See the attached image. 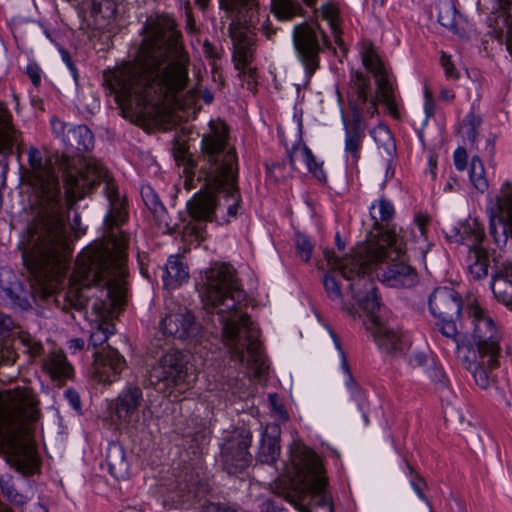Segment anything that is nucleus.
<instances>
[{
	"label": "nucleus",
	"instance_id": "obj_17",
	"mask_svg": "<svg viewBox=\"0 0 512 512\" xmlns=\"http://www.w3.org/2000/svg\"><path fill=\"white\" fill-rule=\"evenodd\" d=\"M406 373L410 378L436 389L447 388L450 383L444 367L434 358L429 348L412 352Z\"/></svg>",
	"mask_w": 512,
	"mask_h": 512
},
{
	"label": "nucleus",
	"instance_id": "obj_27",
	"mask_svg": "<svg viewBox=\"0 0 512 512\" xmlns=\"http://www.w3.org/2000/svg\"><path fill=\"white\" fill-rule=\"evenodd\" d=\"M142 401V392L138 387H130L119 395L115 404V413L117 417L124 421H129L131 416L137 411Z\"/></svg>",
	"mask_w": 512,
	"mask_h": 512
},
{
	"label": "nucleus",
	"instance_id": "obj_11",
	"mask_svg": "<svg viewBox=\"0 0 512 512\" xmlns=\"http://www.w3.org/2000/svg\"><path fill=\"white\" fill-rule=\"evenodd\" d=\"M501 334L496 324L488 322L476 326L473 336L456 344L457 354L464 368L469 371L475 384L486 390L492 381L491 371L499 366Z\"/></svg>",
	"mask_w": 512,
	"mask_h": 512
},
{
	"label": "nucleus",
	"instance_id": "obj_23",
	"mask_svg": "<svg viewBox=\"0 0 512 512\" xmlns=\"http://www.w3.org/2000/svg\"><path fill=\"white\" fill-rule=\"evenodd\" d=\"M495 298L512 309V262L505 261L497 266L492 280Z\"/></svg>",
	"mask_w": 512,
	"mask_h": 512
},
{
	"label": "nucleus",
	"instance_id": "obj_2",
	"mask_svg": "<svg viewBox=\"0 0 512 512\" xmlns=\"http://www.w3.org/2000/svg\"><path fill=\"white\" fill-rule=\"evenodd\" d=\"M70 257V249L68 248L67 258L61 265L49 267H33L32 265L25 264L27 268L34 275L35 280L31 285L32 296L35 301H53L57 306H60L59 297L61 294H55L56 280L59 275L65 270ZM99 267H97V274L95 277L92 275L94 269L87 271H80L81 263L80 257L77 258L76 270L70 278V286L66 292L62 294L63 303L62 309L68 310L73 308L77 311L83 310L88 302L89 295L86 292L92 285L101 286V293L105 298H100L95 302L93 310L97 315L96 321L98 322L95 330L90 335V345L96 350L104 348L110 335L114 334L115 326L112 320L118 316L121 306L125 301V263L126 255L115 254L109 257H103Z\"/></svg>",
	"mask_w": 512,
	"mask_h": 512
},
{
	"label": "nucleus",
	"instance_id": "obj_33",
	"mask_svg": "<svg viewBox=\"0 0 512 512\" xmlns=\"http://www.w3.org/2000/svg\"><path fill=\"white\" fill-rule=\"evenodd\" d=\"M272 11L278 19L290 20L302 14V7L297 0H272Z\"/></svg>",
	"mask_w": 512,
	"mask_h": 512
},
{
	"label": "nucleus",
	"instance_id": "obj_59",
	"mask_svg": "<svg viewBox=\"0 0 512 512\" xmlns=\"http://www.w3.org/2000/svg\"><path fill=\"white\" fill-rule=\"evenodd\" d=\"M85 342L81 338L72 339L70 341V347L74 348L75 350H81L84 348Z\"/></svg>",
	"mask_w": 512,
	"mask_h": 512
},
{
	"label": "nucleus",
	"instance_id": "obj_3",
	"mask_svg": "<svg viewBox=\"0 0 512 512\" xmlns=\"http://www.w3.org/2000/svg\"><path fill=\"white\" fill-rule=\"evenodd\" d=\"M201 297L204 309L217 315L223 342L232 357L241 363L249 377L261 381L268 367L258 340L259 331L243 310L244 293L233 267L214 264L208 269Z\"/></svg>",
	"mask_w": 512,
	"mask_h": 512
},
{
	"label": "nucleus",
	"instance_id": "obj_16",
	"mask_svg": "<svg viewBox=\"0 0 512 512\" xmlns=\"http://www.w3.org/2000/svg\"><path fill=\"white\" fill-rule=\"evenodd\" d=\"M369 87V79L362 73L356 72L351 79V89L353 96L350 99V107L353 110V121L344 120L346 129L345 150L351 155L354 162L359 159V149L363 138V129L361 127L362 105L368 104L367 89Z\"/></svg>",
	"mask_w": 512,
	"mask_h": 512
},
{
	"label": "nucleus",
	"instance_id": "obj_5",
	"mask_svg": "<svg viewBox=\"0 0 512 512\" xmlns=\"http://www.w3.org/2000/svg\"><path fill=\"white\" fill-rule=\"evenodd\" d=\"M54 164L62 172L67 200L73 205L83 198L97 184H105V194L110 202V211L105 218L103 238L87 247L80 257L81 271H92L93 277L97 274L103 257L115 254L126 255L128 245L127 237L120 230V225L126 221V212L119 199L118 188L108 171L96 159H81L70 157L65 153L56 152L53 155Z\"/></svg>",
	"mask_w": 512,
	"mask_h": 512
},
{
	"label": "nucleus",
	"instance_id": "obj_9",
	"mask_svg": "<svg viewBox=\"0 0 512 512\" xmlns=\"http://www.w3.org/2000/svg\"><path fill=\"white\" fill-rule=\"evenodd\" d=\"M284 484L279 492L299 512H333L325 491L326 478L319 457L300 442L290 447L284 463Z\"/></svg>",
	"mask_w": 512,
	"mask_h": 512
},
{
	"label": "nucleus",
	"instance_id": "obj_1",
	"mask_svg": "<svg viewBox=\"0 0 512 512\" xmlns=\"http://www.w3.org/2000/svg\"><path fill=\"white\" fill-rule=\"evenodd\" d=\"M138 62L125 64L105 76L124 117L159 122L173 107L194 106L196 88L183 92L188 83V58L179 42L175 22L160 17L145 27Z\"/></svg>",
	"mask_w": 512,
	"mask_h": 512
},
{
	"label": "nucleus",
	"instance_id": "obj_41",
	"mask_svg": "<svg viewBox=\"0 0 512 512\" xmlns=\"http://www.w3.org/2000/svg\"><path fill=\"white\" fill-rule=\"evenodd\" d=\"M4 293L16 308L25 311L31 307V304L23 291L20 290L17 292L12 288H5Z\"/></svg>",
	"mask_w": 512,
	"mask_h": 512
},
{
	"label": "nucleus",
	"instance_id": "obj_45",
	"mask_svg": "<svg viewBox=\"0 0 512 512\" xmlns=\"http://www.w3.org/2000/svg\"><path fill=\"white\" fill-rule=\"evenodd\" d=\"M461 229V225L459 227L455 225H447L445 228L446 238L450 242L464 243L465 238L462 235Z\"/></svg>",
	"mask_w": 512,
	"mask_h": 512
},
{
	"label": "nucleus",
	"instance_id": "obj_10",
	"mask_svg": "<svg viewBox=\"0 0 512 512\" xmlns=\"http://www.w3.org/2000/svg\"><path fill=\"white\" fill-rule=\"evenodd\" d=\"M429 306L432 314L438 318L437 326L443 336L450 338L455 344L470 339L476 326L494 320L478 305L472 304L467 308L465 323L459 321L462 308L461 296L452 288H436L430 296Z\"/></svg>",
	"mask_w": 512,
	"mask_h": 512
},
{
	"label": "nucleus",
	"instance_id": "obj_63",
	"mask_svg": "<svg viewBox=\"0 0 512 512\" xmlns=\"http://www.w3.org/2000/svg\"><path fill=\"white\" fill-rule=\"evenodd\" d=\"M335 240H336V245H337L338 249H339V250H343V249H344V247H345V244H344V242L342 241V239L340 238V235H339V234H337V235H336Z\"/></svg>",
	"mask_w": 512,
	"mask_h": 512
},
{
	"label": "nucleus",
	"instance_id": "obj_39",
	"mask_svg": "<svg viewBox=\"0 0 512 512\" xmlns=\"http://www.w3.org/2000/svg\"><path fill=\"white\" fill-rule=\"evenodd\" d=\"M363 64L375 77L380 76L384 73L383 65L376 54V52L370 48L363 55Z\"/></svg>",
	"mask_w": 512,
	"mask_h": 512
},
{
	"label": "nucleus",
	"instance_id": "obj_64",
	"mask_svg": "<svg viewBox=\"0 0 512 512\" xmlns=\"http://www.w3.org/2000/svg\"><path fill=\"white\" fill-rule=\"evenodd\" d=\"M40 348H41V346H40L39 344L34 345V346L32 347V353H33L34 355L38 354V353H39V351H40Z\"/></svg>",
	"mask_w": 512,
	"mask_h": 512
},
{
	"label": "nucleus",
	"instance_id": "obj_42",
	"mask_svg": "<svg viewBox=\"0 0 512 512\" xmlns=\"http://www.w3.org/2000/svg\"><path fill=\"white\" fill-rule=\"evenodd\" d=\"M296 249L298 255L305 261H309L312 255L313 245L309 239L302 235L297 234L296 236Z\"/></svg>",
	"mask_w": 512,
	"mask_h": 512
},
{
	"label": "nucleus",
	"instance_id": "obj_22",
	"mask_svg": "<svg viewBox=\"0 0 512 512\" xmlns=\"http://www.w3.org/2000/svg\"><path fill=\"white\" fill-rule=\"evenodd\" d=\"M369 320L367 330L373 335L378 345L392 356L403 352V342L398 333L381 323L375 313H367Z\"/></svg>",
	"mask_w": 512,
	"mask_h": 512
},
{
	"label": "nucleus",
	"instance_id": "obj_34",
	"mask_svg": "<svg viewBox=\"0 0 512 512\" xmlns=\"http://www.w3.org/2000/svg\"><path fill=\"white\" fill-rule=\"evenodd\" d=\"M470 259L472 263L469 265V271L476 279H480L488 273V255L482 248L470 250Z\"/></svg>",
	"mask_w": 512,
	"mask_h": 512
},
{
	"label": "nucleus",
	"instance_id": "obj_60",
	"mask_svg": "<svg viewBox=\"0 0 512 512\" xmlns=\"http://www.w3.org/2000/svg\"><path fill=\"white\" fill-rule=\"evenodd\" d=\"M184 172L186 173V178L184 180V187L186 190H190L194 187L193 177L188 174V171L186 168H185Z\"/></svg>",
	"mask_w": 512,
	"mask_h": 512
},
{
	"label": "nucleus",
	"instance_id": "obj_14",
	"mask_svg": "<svg viewBox=\"0 0 512 512\" xmlns=\"http://www.w3.org/2000/svg\"><path fill=\"white\" fill-rule=\"evenodd\" d=\"M293 44L297 58L304 67L305 80L296 84L299 95L301 88H306L311 77L320 67V53L330 48L331 42L317 22H304L296 25L293 30Z\"/></svg>",
	"mask_w": 512,
	"mask_h": 512
},
{
	"label": "nucleus",
	"instance_id": "obj_40",
	"mask_svg": "<svg viewBox=\"0 0 512 512\" xmlns=\"http://www.w3.org/2000/svg\"><path fill=\"white\" fill-rule=\"evenodd\" d=\"M92 11L110 19L117 12V4L114 0H92Z\"/></svg>",
	"mask_w": 512,
	"mask_h": 512
},
{
	"label": "nucleus",
	"instance_id": "obj_30",
	"mask_svg": "<svg viewBox=\"0 0 512 512\" xmlns=\"http://www.w3.org/2000/svg\"><path fill=\"white\" fill-rule=\"evenodd\" d=\"M44 368L53 379H66L72 374V367L65 355L52 352L44 362Z\"/></svg>",
	"mask_w": 512,
	"mask_h": 512
},
{
	"label": "nucleus",
	"instance_id": "obj_51",
	"mask_svg": "<svg viewBox=\"0 0 512 512\" xmlns=\"http://www.w3.org/2000/svg\"><path fill=\"white\" fill-rule=\"evenodd\" d=\"M416 478H417V481H412V483H411L412 487L421 499L428 502V500L423 492V488H422V486H426V483L419 475H416ZM427 504L429 505V503H427Z\"/></svg>",
	"mask_w": 512,
	"mask_h": 512
},
{
	"label": "nucleus",
	"instance_id": "obj_50",
	"mask_svg": "<svg viewBox=\"0 0 512 512\" xmlns=\"http://www.w3.org/2000/svg\"><path fill=\"white\" fill-rule=\"evenodd\" d=\"M425 113L427 118L431 117L434 113V101L432 98V92L428 89L425 90Z\"/></svg>",
	"mask_w": 512,
	"mask_h": 512
},
{
	"label": "nucleus",
	"instance_id": "obj_29",
	"mask_svg": "<svg viewBox=\"0 0 512 512\" xmlns=\"http://www.w3.org/2000/svg\"><path fill=\"white\" fill-rule=\"evenodd\" d=\"M290 163L297 169L303 162L319 181H326V176L322 168L314 160L311 151L306 147H294L289 153Z\"/></svg>",
	"mask_w": 512,
	"mask_h": 512
},
{
	"label": "nucleus",
	"instance_id": "obj_49",
	"mask_svg": "<svg viewBox=\"0 0 512 512\" xmlns=\"http://www.w3.org/2000/svg\"><path fill=\"white\" fill-rule=\"evenodd\" d=\"M202 512H236L234 509L225 505L209 503L203 507Z\"/></svg>",
	"mask_w": 512,
	"mask_h": 512
},
{
	"label": "nucleus",
	"instance_id": "obj_38",
	"mask_svg": "<svg viewBox=\"0 0 512 512\" xmlns=\"http://www.w3.org/2000/svg\"><path fill=\"white\" fill-rule=\"evenodd\" d=\"M321 15L322 18L329 23L335 37L336 44L342 47L344 43L341 38V30L338 26V8L331 3L323 5L321 8Z\"/></svg>",
	"mask_w": 512,
	"mask_h": 512
},
{
	"label": "nucleus",
	"instance_id": "obj_54",
	"mask_svg": "<svg viewBox=\"0 0 512 512\" xmlns=\"http://www.w3.org/2000/svg\"><path fill=\"white\" fill-rule=\"evenodd\" d=\"M13 325L12 319L0 312V333L3 331H8Z\"/></svg>",
	"mask_w": 512,
	"mask_h": 512
},
{
	"label": "nucleus",
	"instance_id": "obj_43",
	"mask_svg": "<svg viewBox=\"0 0 512 512\" xmlns=\"http://www.w3.org/2000/svg\"><path fill=\"white\" fill-rule=\"evenodd\" d=\"M374 210H375V207L373 206L371 214H372V217L375 219V225H378L379 220L388 221L394 215L393 205L384 199L379 201V208H378L379 217H377L375 215Z\"/></svg>",
	"mask_w": 512,
	"mask_h": 512
},
{
	"label": "nucleus",
	"instance_id": "obj_24",
	"mask_svg": "<svg viewBox=\"0 0 512 512\" xmlns=\"http://www.w3.org/2000/svg\"><path fill=\"white\" fill-rule=\"evenodd\" d=\"M372 134L375 141L379 142L385 150L383 163L380 165H375L372 169V174L376 180L382 181L384 183L388 178L392 153L395 151L396 147L393 137L386 127L379 126L372 131Z\"/></svg>",
	"mask_w": 512,
	"mask_h": 512
},
{
	"label": "nucleus",
	"instance_id": "obj_12",
	"mask_svg": "<svg viewBox=\"0 0 512 512\" xmlns=\"http://www.w3.org/2000/svg\"><path fill=\"white\" fill-rule=\"evenodd\" d=\"M359 246L376 248L375 263L366 256L362 260L367 277L375 272L380 281L392 287H411L416 283V271L410 265L397 261L404 253V244L402 238L394 231L384 230L378 233L377 237L370 238Z\"/></svg>",
	"mask_w": 512,
	"mask_h": 512
},
{
	"label": "nucleus",
	"instance_id": "obj_52",
	"mask_svg": "<svg viewBox=\"0 0 512 512\" xmlns=\"http://www.w3.org/2000/svg\"><path fill=\"white\" fill-rule=\"evenodd\" d=\"M61 52V56H62V59L63 61L66 63L67 67L70 69L71 71V74H72V77L75 81H77V70L76 68L73 66V63L71 61V57L69 55V53L66 51V50H60Z\"/></svg>",
	"mask_w": 512,
	"mask_h": 512
},
{
	"label": "nucleus",
	"instance_id": "obj_35",
	"mask_svg": "<svg viewBox=\"0 0 512 512\" xmlns=\"http://www.w3.org/2000/svg\"><path fill=\"white\" fill-rule=\"evenodd\" d=\"M439 23L449 29L454 30L457 26V12L455 5L452 0H440L439 1Z\"/></svg>",
	"mask_w": 512,
	"mask_h": 512
},
{
	"label": "nucleus",
	"instance_id": "obj_13",
	"mask_svg": "<svg viewBox=\"0 0 512 512\" xmlns=\"http://www.w3.org/2000/svg\"><path fill=\"white\" fill-rule=\"evenodd\" d=\"M210 0H196V4L205 9ZM222 10L232 18L229 35L233 42L235 67L245 71L254 54V34L248 25H252L258 16L257 0H219Z\"/></svg>",
	"mask_w": 512,
	"mask_h": 512
},
{
	"label": "nucleus",
	"instance_id": "obj_19",
	"mask_svg": "<svg viewBox=\"0 0 512 512\" xmlns=\"http://www.w3.org/2000/svg\"><path fill=\"white\" fill-rule=\"evenodd\" d=\"M251 434L248 430L240 429L233 433L222 447V461L229 474H237L246 469L251 461L248 448Z\"/></svg>",
	"mask_w": 512,
	"mask_h": 512
},
{
	"label": "nucleus",
	"instance_id": "obj_31",
	"mask_svg": "<svg viewBox=\"0 0 512 512\" xmlns=\"http://www.w3.org/2000/svg\"><path fill=\"white\" fill-rule=\"evenodd\" d=\"M165 286L174 288L188 278V271L176 256H172L166 265Z\"/></svg>",
	"mask_w": 512,
	"mask_h": 512
},
{
	"label": "nucleus",
	"instance_id": "obj_47",
	"mask_svg": "<svg viewBox=\"0 0 512 512\" xmlns=\"http://www.w3.org/2000/svg\"><path fill=\"white\" fill-rule=\"evenodd\" d=\"M269 402L272 406L273 410L278 414L279 418L283 420L288 419L287 412L284 410L283 405L279 402L277 396L275 394L269 395Z\"/></svg>",
	"mask_w": 512,
	"mask_h": 512
},
{
	"label": "nucleus",
	"instance_id": "obj_32",
	"mask_svg": "<svg viewBox=\"0 0 512 512\" xmlns=\"http://www.w3.org/2000/svg\"><path fill=\"white\" fill-rule=\"evenodd\" d=\"M461 232L469 249L480 248L484 238V229L477 219L468 220L461 224Z\"/></svg>",
	"mask_w": 512,
	"mask_h": 512
},
{
	"label": "nucleus",
	"instance_id": "obj_37",
	"mask_svg": "<svg viewBox=\"0 0 512 512\" xmlns=\"http://www.w3.org/2000/svg\"><path fill=\"white\" fill-rule=\"evenodd\" d=\"M469 177L471 184L479 192L484 193L488 189L489 185L485 176V170L478 157H473L471 160Z\"/></svg>",
	"mask_w": 512,
	"mask_h": 512
},
{
	"label": "nucleus",
	"instance_id": "obj_28",
	"mask_svg": "<svg viewBox=\"0 0 512 512\" xmlns=\"http://www.w3.org/2000/svg\"><path fill=\"white\" fill-rule=\"evenodd\" d=\"M64 142L79 156L91 149L93 136L86 125H79L68 130Z\"/></svg>",
	"mask_w": 512,
	"mask_h": 512
},
{
	"label": "nucleus",
	"instance_id": "obj_46",
	"mask_svg": "<svg viewBox=\"0 0 512 512\" xmlns=\"http://www.w3.org/2000/svg\"><path fill=\"white\" fill-rule=\"evenodd\" d=\"M441 65L445 70V74L448 77L451 78H458V73L454 68L453 63L451 62L450 56L446 53H442L441 59H440Z\"/></svg>",
	"mask_w": 512,
	"mask_h": 512
},
{
	"label": "nucleus",
	"instance_id": "obj_8",
	"mask_svg": "<svg viewBox=\"0 0 512 512\" xmlns=\"http://www.w3.org/2000/svg\"><path fill=\"white\" fill-rule=\"evenodd\" d=\"M376 248L357 246L349 255L338 258L333 251L325 249L324 258L329 269L323 284L331 300L341 301L346 306L345 296H350L365 313H376L380 308L377 286L366 276L363 257L376 261Z\"/></svg>",
	"mask_w": 512,
	"mask_h": 512
},
{
	"label": "nucleus",
	"instance_id": "obj_36",
	"mask_svg": "<svg viewBox=\"0 0 512 512\" xmlns=\"http://www.w3.org/2000/svg\"><path fill=\"white\" fill-rule=\"evenodd\" d=\"M375 78L377 83L378 98L386 104V106L388 107L389 111L393 116H397L398 111L393 98V90L385 74H382Z\"/></svg>",
	"mask_w": 512,
	"mask_h": 512
},
{
	"label": "nucleus",
	"instance_id": "obj_53",
	"mask_svg": "<svg viewBox=\"0 0 512 512\" xmlns=\"http://www.w3.org/2000/svg\"><path fill=\"white\" fill-rule=\"evenodd\" d=\"M51 125H52V129H53L54 133L57 134L58 136H62L64 138V136L66 135L65 134V126H66L65 123L57 118H54L51 121Z\"/></svg>",
	"mask_w": 512,
	"mask_h": 512
},
{
	"label": "nucleus",
	"instance_id": "obj_57",
	"mask_svg": "<svg viewBox=\"0 0 512 512\" xmlns=\"http://www.w3.org/2000/svg\"><path fill=\"white\" fill-rule=\"evenodd\" d=\"M464 128H466V134H467L468 139L471 142H474L477 137L476 125H475L474 121H469L468 124L464 125Z\"/></svg>",
	"mask_w": 512,
	"mask_h": 512
},
{
	"label": "nucleus",
	"instance_id": "obj_61",
	"mask_svg": "<svg viewBox=\"0 0 512 512\" xmlns=\"http://www.w3.org/2000/svg\"><path fill=\"white\" fill-rule=\"evenodd\" d=\"M440 97L443 99V100H450L454 97L453 94H451L448 90H442L441 93H440Z\"/></svg>",
	"mask_w": 512,
	"mask_h": 512
},
{
	"label": "nucleus",
	"instance_id": "obj_55",
	"mask_svg": "<svg viewBox=\"0 0 512 512\" xmlns=\"http://www.w3.org/2000/svg\"><path fill=\"white\" fill-rule=\"evenodd\" d=\"M66 397L68 398L69 402L75 409L80 408V404H81L80 398H79V395L75 391L67 390Z\"/></svg>",
	"mask_w": 512,
	"mask_h": 512
},
{
	"label": "nucleus",
	"instance_id": "obj_18",
	"mask_svg": "<svg viewBox=\"0 0 512 512\" xmlns=\"http://www.w3.org/2000/svg\"><path fill=\"white\" fill-rule=\"evenodd\" d=\"M490 234L497 244L512 239V186L504 184L490 209Z\"/></svg>",
	"mask_w": 512,
	"mask_h": 512
},
{
	"label": "nucleus",
	"instance_id": "obj_6",
	"mask_svg": "<svg viewBox=\"0 0 512 512\" xmlns=\"http://www.w3.org/2000/svg\"><path fill=\"white\" fill-rule=\"evenodd\" d=\"M211 131L202 139V152L207 166L201 170L205 174L206 190H200L187 203L189 216L195 221H211L218 205L217 196L223 195L227 201L230 216H236L240 205L237 188V158L234 147L228 142V127L222 123H211Z\"/></svg>",
	"mask_w": 512,
	"mask_h": 512
},
{
	"label": "nucleus",
	"instance_id": "obj_44",
	"mask_svg": "<svg viewBox=\"0 0 512 512\" xmlns=\"http://www.w3.org/2000/svg\"><path fill=\"white\" fill-rule=\"evenodd\" d=\"M184 238L190 241L195 239L197 242H200L205 239V232L199 224L189 225L185 228Z\"/></svg>",
	"mask_w": 512,
	"mask_h": 512
},
{
	"label": "nucleus",
	"instance_id": "obj_26",
	"mask_svg": "<svg viewBox=\"0 0 512 512\" xmlns=\"http://www.w3.org/2000/svg\"><path fill=\"white\" fill-rule=\"evenodd\" d=\"M20 134L12 124V116L0 101V154H9L12 147L19 142Z\"/></svg>",
	"mask_w": 512,
	"mask_h": 512
},
{
	"label": "nucleus",
	"instance_id": "obj_58",
	"mask_svg": "<svg viewBox=\"0 0 512 512\" xmlns=\"http://www.w3.org/2000/svg\"><path fill=\"white\" fill-rule=\"evenodd\" d=\"M28 75L34 85H38L40 83V74L39 69L37 67L29 66Z\"/></svg>",
	"mask_w": 512,
	"mask_h": 512
},
{
	"label": "nucleus",
	"instance_id": "obj_7",
	"mask_svg": "<svg viewBox=\"0 0 512 512\" xmlns=\"http://www.w3.org/2000/svg\"><path fill=\"white\" fill-rule=\"evenodd\" d=\"M38 418L37 401L30 389L16 388L0 399V439L4 457L22 475H31L37 470L31 432Z\"/></svg>",
	"mask_w": 512,
	"mask_h": 512
},
{
	"label": "nucleus",
	"instance_id": "obj_20",
	"mask_svg": "<svg viewBox=\"0 0 512 512\" xmlns=\"http://www.w3.org/2000/svg\"><path fill=\"white\" fill-rule=\"evenodd\" d=\"M160 329L163 334L180 340H197L201 334V326L186 310L167 315L161 321Z\"/></svg>",
	"mask_w": 512,
	"mask_h": 512
},
{
	"label": "nucleus",
	"instance_id": "obj_56",
	"mask_svg": "<svg viewBox=\"0 0 512 512\" xmlns=\"http://www.w3.org/2000/svg\"><path fill=\"white\" fill-rule=\"evenodd\" d=\"M415 222L416 224L418 225L422 235L424 234V231H425V227L426 225L428 224L429 222V216L426 215V214H417L415 216Z\"/></svg>",
	"mask_w": 512,
	"mask_h": 512
},
{
	"label": "nucleus",
	"instance_id": "obj_15",
	"mask_svg": "<svg viewBox=\"0 0 512 512\" xmlns=\"http://www.w3.org/2000/svg\"><path fill=\"white\" fill-rule=\"evenodd\" d=\"M188 357L179 350L165 353L148 372L147 382L160 393L189 382Z\"/></svg>",
	"mask_w": 512,
	"mask_h": 512
},
{
	"label": "nucleus",
	"instance_id": "obj_4",
	"mask_svg": "<svg viewBox=\"0 0 512 512\" xmlns=\"http://www.w3.org/2000/svg\"><path fill=\"white\" fill-rule=\"evenodd\" d=\"M28 161L29 169L22 179L32 188V206L38 210L22 242L23 261L33 267H55L66 260L69 247L60 212L58 177L52 158L43 162L37 148H29Z\"/></svg>",
	"mask_w": 512,
	"mask_h": 512
},
{
	"label": "nucleus",
	"instance_id": "obj_25",
	"mask_svg": "<svg viewBox=\"0 0 512 512\" xmlns=\"http://www.w3.org/2000/svg\"><path fill=\"white\" fill-rule=\"evenodd\" d=\"M280 434L281 430L278 424H269L266 426L257 456L261 463L272 464L279 457Z\"/></svg>",
	"mask_w": 512,
	"mask_h": 512
},
{
	"label": "nucleus",
	"instance_id": "obj_48",
	"mask_svg": "<svg viewBox=\"0 0 512 512\" xmlns=\"http://www.w3.org/2000/svg\"><path fill=\"white\" fill-rule=\"evenodd\" d=\"M455 165L459 170H463L467 161V153L464 149H457L454 153Z\"/></svg>",
	"mask_w": 512,
	"mask_h": 512
},
{
	"label": "nucleus",
	"instance_id": "obj_21",
	"mask_svg": "<svg viewBox=\"0 0 512 512\" xmlns=\"http://www.w3.org/2000/svg\"><path fill=\"white\" fill-rule=\"evenodd\" d=\"M124 367V358L109 344L101 350H95L93 374L100 382L112 383Z\"/></svg>",
	"mask_w": 512,
	"mask_h": 512
},
{
	"label": "nucleus",
	"instance_id": "obj_62",
	"mask_svg": "<svg viewBox=\"0 0 512 512\" xmlns=\"http://www.w3.org/2000/svg\"><path fill=\"white\" fill-rule=\"evenodd\" d=\"M377 111V105H376V102L374 100H372L369 104H368V109H367V112L370 113L371 115H374V113Z\"/></svg>",
	"mask_w": 512,
	"mask_h": 512
}]
</instances>
